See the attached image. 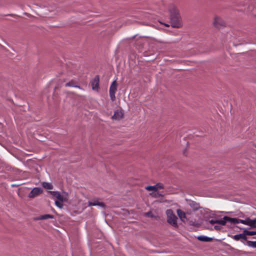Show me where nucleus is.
Here are the masks:
<instances>
[{
    "mask_svg": "<svg viewBox=\"0 0 256 256\" xmlns=\"http://www.w3.org/2000/svg\"><path fill=\"white\" fill-rule=\"evenodd\" d=\"M42 184L44 188L46 189L50 190L53 188L52 185L49 182H43Z\"/></svg>",
    "mask_w": 256,
    "mask_h": 256,
    "instance_id": "6ab92c4d",
    "label": "nucleus"
},
{
    "mask_svg": "<svg viewBox=\"0 0 256 256\" xmlns=\"http://www.w3.org/2000/svg\"><path fill=\"white\" fill-rule=\"evenodd\" d=\"M164 188V186L160 183L156 184L154 186H149L146 188V189L148 190L156 191L158 189H162Z\"/></svg>",
    "mask_w": 256,
    "mask_h": 256,
    "instance_id": "1a4fd4ad",
    "label": "nucleus"
},
{
    "mask_svg": "<svg viewBox=\"0 0 256 256\" xmlns=\"http://www.w3.org/2000/svg\"><path fill=\"white\" fill-rule=\"evenodd\" d=\"M99 76H96L92 82V86L93 90L98 91L99 88Z\"/></svg>",
    "mask_w": 256,
    "mask_h": 256,
    "instance_id": "9d476101",
    "label": "nucleus"
},
{
    "mask_svg": "<svg viewBox=\"0 0 256 256\" xmlns=\"http://www.w3.org/2000/svg\"><path fill=\"white\" fill-rule=\"evenodd\" d=\"M224 218L225 220H227V222H230L231 224H235L240 223V220L236 218H230L227 216H224Z\"/></svg>",
    "mask_w": 256,
    "mask_h": 256,
    "instance_id": "2eb2a0df",
    "label": "nucleus"
},
{
    "mask_svg": "<svg viewBox=\"0 0 256 256\" xmlns=\"http://www.w3.org/2000/svg\"><path fill=\"white\" fill-rule=\"evenodd\" d=\"M144 216L153 218L154 216L152 214L151 212H148L145 213Z\"/></svg>",
    "mask_w": 256,
    "mask_h": 256,
    "instance_id": "b1692460",
    "label": "nucleus"
},
{
    "mask_svg": "<svg viewBox=\"0 0 256 256\" xmlns=\"http://www.w3.org/2000/svg\"><path fill=\"white\" fill-rule=\"evenodd\" d=\"M171 25L173 28H179L182 26V19L180 15L170 18Z\"/></svg>",
    "mask_w": 256,
    "mask_h": 256,
    "instance_id": "f03ea898",
    "label": "nucleus"
},
{
    "mask_svg": "<svg viewBox=\"0 0 256 256\" xmlns=\"http://www.w3.org/2000/svg\"><path fill=\"white\" fill-rule=\"evenodd\" d=\"M62 202L55 201L56 205L59 208H62L63 206V204Z\"/></svg>",
    "mask_w": 256,
    "mask_h": 256,
    "instance_id": "4be33fe9",
    "label": "nucleus"
},
{
    "mask_svg": "<svg viewBox=\"0 0 256 256\" xmlns=\"http://www.w3.org/2000/svg\"><path fill=\"white\" fill-rule=\"evenodd\" d=\"M240 222L244 224L248 225L251 228H255L256 219L251 220L250 218H246L245 220H240Z\"/></svg>",
    "mask_w": 256,
    "mask_h": 256,
    "instance_id": "423d86ee",
    "label": "nucleus"
},
{
    "mask_svg": "<svg viewBox=\"0 0 256 256\" xmlns=\"http://www.w3.org/2000/svg\"><path fill=\"white\" fill-rule=\"evenodd\" d=\"M177 214L182 221L183 222H186L187 221V218L184 212L180 209H178L176 210Z\"/></svg>",
    "mask_w": 256,
    "mask_h": 256,
    "instance_id": "f8f14e48",
    "label": "nucleus"
},
{
    "mask_svg": "<svg viewBox=\"0 0 256 256\" xmlns=\"http://www.w3.org/2000/svg\"><path fill=\"white\" fill-rule=\"evenodd\" d=\"M168 11L170 14V18L180 15L178 8L174 4H171L169 6Z\"/></svg>",
    "mask_w": 256,
    "mask_h": 256,
    "instance_id": "0eeeda50",
    "label": "nucleus"
},
{
    "mask_svg": "<svg viewBox=\"0 0 256 256\" xmlns=\"http://www.w3.org/2000/svg\"><path fill=\"white\" fill-rule=\"evenodd\" d=\"M208 223H210V224H211L212 225H214V224H217V220H210L208 221Z\"/></svg>",
    "mask_w": 256,
    "mask_h": 256,
    "instance_id": "5701e85b",
    "label": "nucleus"
},
{
    "mask_svg": "<svg viewBox=\"0 0 256 256\" xmlns=\"http://www.w3.org/2000/svg\"><path fill=\"white\" fill-rule=\"evenodd\" d=\"M88 206H100L101 207H104V204L102 202H99L98 200H94L92 202H88Z\"/></svg>",
    "mask_w": 256,
    "mask_h": 256,
    "instance_id": "4468645a",
    "label": "nucleus"
},
{
    "mask_svg": "<svg viewBox=\"0 0 256 256\" xmlns=\"http://www.w3.org/2000/svg\"><path fill=\"white\" fill-rule=\"evenodd\" d=\"M54 218V216L50 214H46L43 215H40L38 217H35L34 218V220H44L47 219H52Z\"/></svg>",
    "mask_w": 256,
    "mask_h": 256,
    "instance_id": "9b49d317",
    "label": "nucleus"
},
{
    "mask_svg": "<svg viewBox=\"0 0 256 256\" xmlns=\"http://www.w3.org/2000/svg\"><path fill=\"white\" fill-rule=\"evenodd\" d=\"M66 86H72V87H75V88H80V86H76V82L74 80H71L68 82H66L65 84Z\"/></svg>",
    "mask_w": 256,
    "mask_h": 256,
    "instance_id": "a211bd4d",
    "label": "nucleus"
},
{
    "mask_svg": "<svg viewBox=\"0 0 256 256\" xmlns=\"http://www.w3.org/2000/svg\"><path fill=\"white\" fill-rule=\"evenodd\" d=\"M198 239L202 242H210L212 240V238L204 236H198Z\"/></svg>",
    "mask_w": 256,
    "mask_h": 256,
    "instance_id": "f3484780",
    "label": "nucleus"
},
{
    "mask_svg": "<svg viewBox=\"0 0 256 256\" xmlns=\"http://www.w3.org/2000/svg\"><path fill=\"white\" fill-rule=\"evenodd\" d=\"M250 242L252 243L250 244L249 245L250 246L253 247V248H256V241L252 242Z\"/></svg>",
    "mask_w": 256,
    "mask_h": 256,
    "instance_id": "393cba45",
    "label": "nucleus"
},
{
    "mask_svg": "<svg viewBox=\"0 0 256 256\" xmlns=\"http://www.w3.org/2000/svg\"><path fill=\"white\" fill-rule=\"evenodd\" d=\"M124 116V112L122 109L117 110L114 112V115L112 116V118L114 120H120Z\"/></svg>",
    "mask_w": 256,
    "mask_h": 256,
    "instance_id": "6e6552de",
    "label": "nucleus"
},
{
    "mask_svg": "<svg viewBox=\"0 0 256 256\" xmlns=\"http://www.w3.org/2000/svg\"><path fill=\"white\" fill-rule=\"evenodd\" d=\"M231 238L236 240H238L240 239L246 240V237L244 232L242 234H240L234 236H232Z\"/></svg>",
    "mask_w": 256,
    "mask_h": 256,
    "instance_id": "dca6fc26",
    "label": "nucleus"
},
{
    "mask_svg": "<svg viewBox=\"0 0 256 256\" xmlns=\"http://www.w3.org/2000/svg\"><path fill=\"white\" fill-rule=\"evenodd\" d=\"M48 192L55 196L60 201L63 202L64 200L60 192L57 191H49Z\"/></svg>",
    "mask_w": 256,
    "mask_h": 256,
    "instance_id": "ddd939ff",
    "label": "nucleus"
},
{
    "mask_svg": "<svg viewBox=\"0 0 256 256\" xmlns=\"http://www.w3.org/2000/svg\"><path fill=\"white\" fill-rule=\"evenodd\" d=\"M213 24L215 27L219 28L224 26L225 22L220 17L216 16L214 18Z\"/></svg>",
    "mask_w": 256,
    "mask_h": 256,
    "instance_id": "20e7f679",
    "label": "nucleus"
},
{
    "mask_svg": "<svg viewBox=\"0 0 256 256\" xmlns=\"http://www.w3.org/2000/svg\"><path fill=\"white\" fill-rule=\"evenodd\" d=\"M117 90V84L116 82V80H114L112 83L109 90V93H110V99L114 101L115 100L116 96H115V93Z\"/></svg>",
    "mask_w": 256,
    "mask_h": 256,
    "instance_id": "7ed1b4c3",
    "label": "nucleus"
},
{
    "mask_svg": "<svg viewBox=\"0 0 256 256\" xmlns=\"http://www.w3.org/2000/svg\"><path fill=\"white\" fill-rule=\"evenodd\" d=\"M220 228H221V227L218 225H215L214 226V228L216 230H219L220 229Z\"/></svg>",
    "mask_w": 256,
    "mask_h": 256,
    "instance_id": "a878e982",
    "label": "nucleus"
},
{
    "mask_svg": "<svg viewBox=\"0 0 256 256\" xmlns=\"http://www.w3.org/2000/svg\"><path fill=\"white\" fill-rule=\"evenodd\" d=\"M42 192V190L40 188H34L28 194V196L30 198H34Z\"/></svg>",
    "mask_w": 256,
    "mask_h": 256,
    "instance_id": "39448f33",
    "label": "nucleus"
},
{
    "mask_svg": "<svg viewBox=\"0 0 256 256\" xmlns=\"http://www.w3.org/2000/svg\"><path fill=\"white\" fill-rule=\"evenodd\" d=\"M166 214L167 216V222L168 224L172 225L175 228H177L178 226L177 224V218L176 215L173 212L172 210H168L166 211Z\"/></svg>",
    "mask_w": 256,
    "mask_h": 256,
    "instance_id": "f257e3e1",
    "label": "nucleus"
},
{
    "mask_svg": "<svg viewBox=\"0 0 256 256\" xmlns=\"http://www.w3.org/2000/svg\"><path fill=\"white\" fill-rule=\"evenodd\" d=\"M244 234L246 236H254L256 234V231H249L247 230H244Z\"/></svg>",
    "mask_w": 256,
    "mask_h": 256,
    "instance_id": "aec40b11",
    "label": "nucleus"
},
{
    "mask_svg": "<svg viewBox=\"0 0 256 256\" xmlns=\"http://www.w3.org/2000/svg\"><path fill=\"white\" fill-rule=\"evenodd\" d=\"M227 222V220L224 218V217L222 220H217V224H219L222 226H224Z\"/></svg>",
    "mask_w": 256,
    "mask_h": 256,
    "instance_id": "412c9836",
    "label": "nucleus"
}]
</instances>
